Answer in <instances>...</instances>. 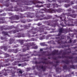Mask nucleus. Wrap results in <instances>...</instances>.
Wrapping results in <instances>:
<instances>
[{
  "label": "nucleus",
  "instance_id": "obj_1",
  "mask_svg": "<svg viewBox=\"0 0 77 77\" xmlns=\"http://www.w3.org/2000/svg\"><path fill=\"white\" fill-rule=\"evenodd\" d=\"M16 2H17V6L14 7V8H17V7L22 8H15V11H20V10L21 11V9H23V8H24L23 11H25L26 10H24V9H27V6L24 5H29V3L28 0H16Z\"/></svg>",
  "mask_w": 77,
  "mask_h": 77
},
{
  "label": "nucleus",
  "instance_id": "obj_2",
  "mask_svg": "<svg viewBox=\"0 0 77 77\" xmlns=\"http://www.w3.org/2000/svg\"><path fill=\"white\" fill-rule=\"evenodd\" d=\"M60 20L62 21H64L65 22H62L60 24V26H61L62 27H65V25H68V26H74V24H71L69 23H73V19H71V18H69L68 19L69 21H66V17H60Z\"/></svg>",
  "mask_w": 77,
  "mask_h": 77
},
{
  "label": "nucleus",
  "instance_id": "obj_3",
  "mask_svg": "<svg viewBox=\"0 0 77 77\" xmlns=\"http://www.w3.org/2000/svg\"><path fill=\"white\" fill-rule=\"evenodd\" d=\"M41 11H43L44 12H47L52 14L53 13H55L56 12H57L58 13H60V12H62V11H63V10L61 8H59L57 9H47L45 8V9H42Z\"/></svg>",
  "mask_w": 77,
  "mask_h": 77
},
{
  "label": "nucleus",
  "instance_id": "obj_4",
  "mask_svg": "<svg viewBox=\"0 0 77 77\" xmlns=\"http://www.w3.org/2000/svg\"><path fill=\"white\" fill-rule=\"evenodd\" d=\"M59 20L57 19H55V20H50L48 21V23L47 26H50L52 27H55L56 25L58 24V23L56 22L58 21Z\"/></svg>",
  "mask_w": 77,
  "mask_h": 77
},
{
  "label": "nucleus",
  "instance_id": "obj_5",
  "mask_svg": "<svg viewBox=\"0 0 77 77\" xmlns=\"http://www.w3.org/2000/svg\"><path fill=\"white\" fill-rule=\"evenodd\" d=\"M9 1H10V0H6L4 2V1L3 0H0V3H3V5L2 6H1V8H2L3 6H4L8 7L9 6H11V5H12V4L9 2Z\"/></svg>",
  "mask_w": 77,
  "mask_h": 77
},
{
  "label": "nucleus",
  "instance_id": "obj_6",
  "mask_svg": "<svg viewBox=\"0 0 77 77\" xmlns=\"http://www.w3.org/2000/svg\"><path fill=\"white\" fill-rule=\"evenodd\" d=\"M44 29L43 28H36L33 27L32 28V29H31V30H34V31H37V32H39L40 33H42V32H44Z\"/></svg>",
  "mask_w": 77,
  "mask_h": 77
},
{
  "label": "nucleus",
  "instance_id": "obj_7",
  "mask_svg": "<svg viewBox=\"0 0 77 77\" xmlns=\"http://www.w3.org/2000/svg\"><path fill=\"white\" fill-rule=\"evenodd\" d=\"M9 19H11V20H19L20 18L19 17V16L15 15V16H12L9 18Z\"/></svg>",
  "mask_w": 77,
  "mask_h": 77
},
{
  "label": "nucleus",
  "instance_id": "obj_8",
  "mask_svg": "<svg viewBox=\"0 0 77 77\" xmlns=\"http://www.w3.org/2000/svg\"><path fill=\"white\" fill-rule=\"evenodd\" d=\"M34 43H34V42H32V44H31V43H26L25 44V45H26V46L27 47V50H29V47H31V46H32H32L34 45Z\"/></svg>",
  "mask_w": 77,
  "mask_h": 77
},
{
  "label": "nucleus",
  "instance_id": "obj_9",
  "mask_svg": "<svg viewBox=\"0 0 77 77\" xmlns=\"http://www.w3.org/2000/svg\"><path fill=\"white\" fill-rule=\"evenodd\" d=\"M61 62L63 63H65L66 64H67V65H68L69 63H72V64H73V63H72V60H66L65 61L63 60L61 61Z\"/></svg>",
  "mask_w": 77,
  "mask_h": 77
},
{
  "label": "nucleus",
  "instance_id": "obj_10",
  "mask_svg": "<svg viewBox=\"0 0 77 77\" xmlns=\"http://www.w3.org/2000/svg\"><path fill=\"white\" fill-rule=\"evenodd\" d=\"M17 37L18 38H21V37H25V34L24 33H22V32H19L17 34Z\"/></svg>",
  "mask_w": 77,
  "mask_h": 77
},
{
  "label": "nucleus",
  "instance_id": "obj_11",
  "mask_svg": "<svg viewBox=\"0 0 77 77\" xmlns=\"http://www.w3.org/2000/svg\"><path fill=\"white\" fill-rule=\"evenodd\" d=\"M58 50H55L52 53V55H60L61 54V53H60V52L58 53Z\"/></svg>",
  "mask_w": 77,
  "mask_h": 77
},
{
  "label": "nucleus",
  "instance_id": "obj_12",
  "mask_svg": "<svg viewBox=\"0 0 77 77\" xmlns=\"http://www.w3.org/2000/svg\"><path fill=\"white\" fill-rule=\"evenodd\" d=\"M4 71H5V72L4 73V75H5V76H6V75H8L7 73H10L11 72V70H9V69H7L6 70L5 69H4ZM7 72V73H6Z\"/></svg>",
  "mask_w": 77,
  "mask_h": 77
},
{
  "label": "nucleus",
  "instance_id": "obj_13",
  "mask_svg": "<svg viewBox=\"0 0 77 77\" xmlns=\"http://www.w3.org/2000/svg\"><path fill=\"white\" fill-rule=\"evenodd\" d=\"M24 29H20L19 28H18L16 29L13 30L12 31V32L14 33H16L17 32H19L20 31H21V30H23Z\"/></svg>",
  "mask_w": 77,
  "mask_h": 77
},
{
  "label": "nucleus",
  "instance_id": "obj_14",
  "mask_svg": "<svg viewBox=\"0 0 77 77\" xmlns=\"http://www.w3.org/2000/svg\"><path fill=\"white\" fill-rule=\"evenodd\" d=\"M62 58H66V59H72L74 58V57H70L69 56H66L65 55H62L61 56Z\"/></svg>",
  "mask_w": 77,
  "mask_h": 77
},
{
  "label": "nucleus",
  "instance_id": "obj_15",
  "mask_svg": "<svg viewBox=\"0 0 77 77\" xmlns=\"http://www.w3.org/2000/svg\"><path fill=\"white\" fill-rule=\"evenodd\" d=\"M58 2L60 3H63L65 2V3H69V0H66L65 1L64 0H58Z\"/></svg>",
  "mask_w": 77,
  "mask_h": 77
},
{
  "label": "nucleus",
  "instance_id": "obj_16",
  "mask_svg": "<svg viewBox=\"0 0 77 77\" xmlns=\"http://www.w3.org/2000/svg\"><path fill=\"white\" fill-rule=\"evenodd\" d=\"M11 46H1V49H3V48L4 49V50L5 51H6L8 50V48H11Z\"/></svg>",
  "mask_w": 77,
  "mask_h": 77
},
{
  "label": "nucleus",
  "instance_id": "obj_17",
  "mask_svg": "<svg viewBox=\"0 0 77 77\" xmlns=\"http://www.w3.org/2000/svg\"><path fill=\"white\" fill-rule=\"evenodd\" d=\"M38 68H41V69H42L44 72L45 71V70H46V67L45 66H43V65L39 66Z\"/></svg>",
  "mask_w": 77,
  "mask_h": 77
},
{
  "label": "nucleus",
  "instance_id": "obj_18",
  "mask_svg": "<svg viewBox=\"0 0 77 77\" xmlns=\"http://www.w3.org/2000/svg\"><path fill=\"white\" fill-rule=\"evenodd\" d=\"M56 40V42H57L58 44H60V41H61V39H60V37H56L55 38Z\"/></svg>",
  "mask_w": 77,
  "mask_h": 77
},
{
  "label": "nucleus",
  "instance_id": "obj_19",
  "mask_svg": "<svg viewBox=\"0 0 77 77\" xmlns=\"http://www.w3.org/2000/svg\"><path fill=\"white\" fill-rule=\"evenodd\" d=\"M34 2H32V4H33V5H36V3H42V4H43V3H44V2H41L40 1H37L36 2V0H34Z\"/></svg>",
  "mask_w": 77,
  "mask_h": 77
},
{
  "label": "nucleus",
  "instance_id": "obj_20",
  "mask_svg": "<svg viewBox=\"0 0 77 77\" xmlns=\"http://www.w3.org/2000/svg\"><path fill=\"white\" fill-rule=\"evenodd\" d=\"M58 31L59 33H64L65 32V29H63V28H61L59 29Z\"/></svg>",
  "mask_w": 77,
  "mask_h": 77
},
{
  "label": "nucleus",
  "instance_id": "obj_21",
  "mask_svg": "<svg viewBox=\"0 0 77 77\" xmlns=\"http://www.w3.org/2000/svg\"><path fill=\"white\" fill-rule=\"evenodd\" d=\"M2 34H4L5 36H8L10 37V35H8V33L6 31H3L2 32Z\"/></svg>",
  "mask_w": 77,
  "mask_h": 77
},
{
  "label": "nucleus",
  "instance_id": "obj_22",
  "mask_svg": "<svg viewBox=\"0 0 77 77\" xmlns=\"http://www.w3.org/2000/svg\"><path fill=\"white\" fill-rule=\"evenodd\" d=\"M72 28H69V30L70 31V32H75L76 33H75V35H76V38H77V30L75 29H74L73 30H71Z\"/></svg>",
  "mask_w": 77,
  "mask_h": 77
},
{
  "label": "nucleus",
  "instance_id": "obj_23",
  "mask_svg": "<svg viewBox=\"0 0 77 77\" xmlns=\"http://www.w3.org/2000/svg\"><path fill=\"white\" fill-rule=\"evenodd\" d=\"M77 16V14H71L70 17H72V18H76V17Z\"/></svg>",
  "mask_w": 77,
  "mask_h": 77
},
{
  "label": "nucleus",
  "instance_id": "obj_24",
  "mask_svg": "<svg viewBox=\"0 0 77 77\" xmlns=\"http://www.w3.org/2000/svg\"><path fill=\"white\" fill-rule=\"evenodd\" d=\"M9 65H10V63H8V64H6L5 65H4V66H2L1 64H0V69L2 66V67H3V66H9Z\"/></svg>",
  "mask_w": 77,
  "mask_h": 77
},
{
  "label": "nucleus",
  "instance_id": "obj_25",
  "mask_svg": "<svg viewBox=\"0 0 77 77\" xmlns=\"http://www.w3.org/2000/svg\"><path fill=\"white\" fill-rule=\"evenodd\" d=\"M18 63H20V61H16L14 62L13 63V65H14V66L16 65Z\"/></svg>",
  "mask_w": 77,
  "mask_h": 77
},
{
  "label": "nucleus",
  "instance_id": "obj_26",
  "mask_svg": "<svg viewBox=\"0 0 77 77\" xmlns=\"http://www.w3.org/2000/svg\"><path fill=\"white\" fill-rule=\"evenodd\" d=\"M45 35H42V37L40 38L39 39L40 40H42V39H45Z\"/></svg>",
  "mask_w": 77,
  "mask_h": 77
},
{
  "label": "nucleus",
  "instance_id": "obj_27",
  "mask_svg": "<svg viewBox=\"0 0 77 77\" xmlns=\"http://www.w3.org/2000/svg\"><path fill=\"white\" fill-rule=\"evenodd\" d=\"M10 42L9 44H12V42L14 41V39H13L12 38H11L10 40Z\"/></svg>",
  "mask_w": 77,
  "mask_h": 77
},
{
  "label": "nucleus",
  "instance_id": "obj_28",
  "mask_svg": "<svg viewBox=\"0 0 77 77\" xmlns=\"http://www.w3.org/2000/svg\"><path fill=\"white\" fill-rule=\"evenodd\" d=\"M59 71H61V69L60 68H56V71L57 72H59Z\"/></svg>",
  "mask_w": 77,
  "mask_h": 77
},
{
  "label": "nucleus",
  "instance_id": "obj_29",
  "mask_svg": "<svg viewBox=\"0 0 77 77\" xmlns=\"http://www.w3.org/2000/svg\"><path fill=\"white\" fill-rule=\"evenodd\" d=\"M75 32L74 33H73V34H69V35H70V36H71V37H74V35H75V33H76V32Z\"/></svg>",
  "mask_w": 77,
  "mask_h": 77
},
{
  "label": "nucleus",
  "instance_id": "obj_30",
  "mask_svg": "<svg viewBox=\"0 0 77 77\" xmlns=\"http://www.w3.org/2000/svg\"><path fill=\"white\" fill-rule=\"evenodd\" d=\"M70 46V45H63L62 46V48H64V47H69Z\"/></svg>",
  "mask_w": 77,
  "mask_h": 77
},
{
  "label": "nucleus",
  "instance_id": "obj_31",
  "mask_svg": "<svg viewBox=\"0 0 77 77\" xmlns=\"http://www.w3.org/2000/svg\"><path fill=\"white\" fill-rule=\"evenodd\" d=\"M63 68L64 69H68V66L67 65H65L64 66H63Z\"/></svg>",
  "mask_w": 77,
  "mask_h": 77
},
{
  "label": "nucleus",
  "instance_id": "obj_32",
  "mask_svg": "<svg viewBox=\"0 0 77 77\" xmlns=\"http://www.w3.org/2000/svg\"><path fill=\"white\" fill-rule=\"evenodd\" d=\"M47 2H50V3H51L52 2H54V3H56V0H53L52 1H51L50 0H48Z\"/></svg>",
  "mask_w": 77,
  "mask_h": 77
},
{
  "label": "nucleus",
  "instance_id": "obj_33",
  "mask_svg": "<svg viewBox=\"0 0 77 77\" xmlns=\"http://www.w3.org/2000/svg\"><path fill=\"white\" fill-rule=\"evenodd\" d=\"M4 54H5V58H7V57H8L9 56V54L7 53H5Z\"/></svg>",
  "mask_w": 77,
  "mask_h": 77
},
{
  "label": "nucleus",
  "instance_id": "obj_34",
  "mask_svg": "<svg viewBox=\"0 0 77 77\" xmlns=\"http://www.w3.org/2000/svg\"><path fill=\"white\" fill-rule=\"evenodd\" d=\"M15 72L14 71H13V72H11L12 77H15Z\"/></svg>",
  "mask_w": 77,
  "mask_h": 77
},
{
  "label": "nucleus",
  "instance_id": "obj_35",
  "mask_svg": "<svg viewBox=\"0 0 77 77\" xmlns=\"http://www.w3.org/2000/svg\"><path fill=\"white\" fill-rule=\"evenodd\" d=\"M14 26H8V30H11L12 29H13V28H14Z\"/></svg>",
  "mask_w": 77,
  "mask_h": 77
},
{
  "label": "nucleus",
  "instance_id": "obj_36",
  "mask_svg": "<svg viewBox=\"0 0 77 77\" xmlns=\"http://www.w3.org/2000/svg\"><path fill=\"white\" fill-rule=\"evenodd\" d=\"M45 5H46V6L48 8H49L50 7V5H51L50 4H45Z\"/></svg>",
  "mask_w": 77,
  "mask_h": 77
},
{
  "label": "nucleus",
  "instance_id": "obj_37",
  "mask_svg": "<svg viewBox=\"0 0 77 77\" xmlns=\"http://www.w3.org/2000/svg\"><path fill=\"white\" fill-rule=\"evenodd\" d=\"M70 68H73V69H75V66L74 65H72L70 66Z\"/></svg>",
  "mask_w": 77,
  "mask_h": 77
},
{
  "label": "nucleus",
  "instance_id": "obj_38",
  "mask_svg": "<svg viewBox=\"0 0 77 77\" xmlns=\"http://www.w3.org/2000/svg\"><path fill=\"white\" fill-rule=\"evenodd\" d=\"M41 63H43V64H48V62H45V61H42L41 62Z\"/></svg>",
  "mask_w": 77,
  "mask_h": 77
},
{
  "label": "nucleus",
  "instance_id": "obj_39",
  "mask_svg": "<svg viewBox=\"0 0 77 77\" xmlns=\"http://www.w3.org/2000/svg\"><path fill=\"white\" fill-rule=\"evenodd\" d=\"M64 6L66 8H68V7L70 6V5H69V4H65Z\"/></svg>",
  "mask_w": 77,
  "mask_h": 77
},
{
  "label": "nucleus",
  "instance_id": "obj_40",
  "mask_svg": "<svg viewBox=\"0 0 77 77\" xmlns=\"http://www.w3.org/2000/svg\"><path fill=\"white\" fill-rule=\"evenodd\" d=\"M44 5H36V7H37L38 8H41V7H43Z\"/></svg>",
  "mask_w": 77,
  "mask_h": 77
},
{
  "label": "nucleus",
  "instance_id": "obj_41",
  "mask_svg": "<svg viewBox=\"0 0 77 77\" xmlns=\"http://www.w3.org/2000/svg\"><path fill=\"white\" fill-rule=\"evenodd\" d=\"M3 27H5V26H0V30H3Z\"/></svg>",
  "mask_w": 77,
  "mask_h": 77
},
{
  "label": "nucleus",
  "instance_id": "obj_42",
  "mask_svg": "<svg viewBox=\"0 0 77 77\" xmlns=\"http://www.w3.org/2000/svg\"><path fill=\"white\" fill-rule=\"evenodd\" d=\"M50 18L49 16H48L47 17H45L44 18V20H48V19H50Z\"/></svg>",
  "mask_w": 77,
  "mask_h": 77
},
{
  "label": "nucleus",
  "instance_id": "obj_43",
  "mask_svg": "<svg viewBox=\"0 0 77 77\" xmlns=\"http://www.w3.org/2000/svg\"><path fill=\"white\" fill-rule=\"evenodd\" d=\"M35 64H40L41 63V62H38L37 61H36L35 62Z\"/></svg>",
  "mask_w": 77,
  "mask_h": 77
},
{
  "label": "nucleus",
  "instance_id": "obj_44",
  "mask_svg": "<svg viewBox=\"0 0 77 77\" xmlns=\"http://www.w3.org/2000/svg\"><path fill=\"white\" fill-rule=\"evenodd\" d=\"M66 15H67L68 17H71V14L69 13H66Z\"/></svg>",
  "mask_w": 77,
  "mask_h": 77
},
{
  "label": "nucleus",
  "instance_id": "obj_45",
  "mask_svg": "<svg viewBox=\"0 0 77 77\" xmlns=\"http://www.w3.org/2000/svg\"><path fill=\"white\" fill-rule=\"evenodd\" d=\"M5 20V18L4 17H0V20H2V21H3V20Z\"/></svg>",
  "mask_w": 77,
  "mask_h": 77
},
{
  "label": "nucleus",
  "instance_id": "obj_46",
  "mask_svg": "<svg viewBox=\"0 0 77 77\" xmlns=\"http://www.w3.org/2000/svg\"><path fill=\"white\" fill-rule=\"evenodd\" d=\"M40 45H42V46H45L46 45H45V43H42L40 44Z\"/></svg>",
  "mask_w": 77,
  "mask_h": 77
},
{
  "label": "nucleus",
  "instance_id": "obj_47",
  "mask_svg": "<svg viewBox=\"0 0 77 77\" xmlns=\"http://www.w3.org/2000/svg\"><path fill=\"white\" fill-rule=\"evenodd\" d=\"M19 56H21V57H23L24 56H27V55L20 54Z\"/></svg>",
  "mask_w": 77,
  "mask_h": 77
},
{
  "label": "nucleus",
  "instance_id": "obj_48",
  "mask_svg": "<svg viewBox=\"0 0 77 77\" xmlns=\"http://www.w3.org/2000/svg\"><path fill=\"white\" fill-rule=\"evenodd\" d=\"M12 8H14V7H13V6H11V7H9V8H8V9H9V10L11 11V9H12Z\"/></svg>",
  "mask_w": 77,
  "mask_h": 77
},
{
  "label": "nucleus",
  "instance_id": "obj_49",
  "mask_svg": "<svg viewBox=\"0 0 77 77\" xmlns=\"http://www.w3.org/2000/svg\"><path fill=\"white\" fill-rule=\"evenodd\" d=\"M66 77H71V76L70 75V74L69 75H66L65 76Z\"/></svg>",
  "mask_w": 77,
  "mask_h": 77
},
{
  "label": "nucleus",
  "instance_id": "obj_50",
  "mask_svg": "<svg viewBox=\"0 0 77 77\" xmlns=\"http://www.w3.org/2000/svg\"><path fill=\"white\" fill-rule=\"evenodd\" d=\"M32 33L33 34H36V33H37V31L36 32V31H32Z\"/></svg>",
  "mask_w": 77,
  "mask_h": 77
},
{
  "label": "nucleus",
  "instance_id": "obj_51",
  "mask_svg": "<svg viewBox=\"0 0 77 77\" xmlns=\"http://www.w3.org/2000/svg\"><path fill=\"white\" fill-rule=\"evenodd\" d=\"M27 47L26 49L25 48L23 49V52H25V51H26V50H27Z\"/></svg>",
  "mask_w": 77,
  "mask_h": 77
},
{
  "label": "nucleus",
  "instance_id": "obj_52",
  "mask_svg": "<svg viewBox=\"0 0 77 77\" xmlns=\"http://www.w3.org/2000/svg\"><path fill=\"white\" fill-rule=\"evenodd\" d=\"M19 73H20V74H23V72L22 71V70H20L19 71Z\"/></svg>",
  "mask_w": 77,
  "mask_h": 77
},
{
  "label": "nucleus",
  "instance_id": "obj_53",
  "mask_svg": "<svg viewBox=\"0 0 77 77\" xmlns=\"http://www.w3.org/2000/svg\"><path fill=\"white\" fill-rule=\"evenodd\" d=\"M41 25H42V23H38L37 24V26H41Z\"/></svg>",
  "mask_w": 77,
  "mask_h": 77
},
{
  "label": "nucleus",
  "instance_id": "obj_54",
  "mask_svg": "<svg viewBox=\"0 0 77 77\" xmlns=\"http://www.w3.org/2000/svg\"><path fill=\"white\" fill-rule=\"evenodd\" d=\"M32 41H36V39L35 38H33L31 39Z\"/></svg>",
  "mask_w": 77,
  "mask_h": 77
},
{
  "label": "nucleus",
  "instance_id": "obj_55",
  "mask_svg": "<svg viewBox=\"0 0 77 77\" xmlns=\"http://www.w3.org/2000/svg\"><path fill=\"white\" fill-rule=\"evenodd\" d=\"M41 59H42L43 60H47V58H42Z\"/></svg>",
  "mask_w": 77,
  "mask_h": 77
},
{
  "label": "nucleus",
  "instance_id": "obj_56",
  "mask_svg": "<svg viewBox=\"0 0 77 77\" xmlns=\"http://www.w3.org/2000/svg\"><path fill=\"white\" fill-rule=\"evenodd\" d=\"M34 49H37L38 48V46H36L34 47Z\"/></svg>",
  "mask_w": 77,
  "mask_h": 77
},
{
  "label": "nucleus",
  "instance_id": "obj_57",
  "mask_svg": "<svg viewBox=\"0 0 77 77\" xmlns=\"http://www.w3.org/2000/svg\"><path fill=\"white\" fill-rule=\"evenodd\" d=\"M20 44H21V45H22V44H23V41L21 40V41L20 42Z\"/></svg>",
  "mask_w": 77,
  "mask_h": 77
},
{
  "label": "nucleus",
  "instance_id": "obj_58",
  "mask_svg": "<svg viewBox=\"0 0 77 77\" xmlns=\"http://www.w3.org/2000/svg\"><path fill=\"white\" fill-rule=\"evenodd\" d=\"M4 30H8V27H7V28H4Z\"/></svg>",
  "mask_w": 77,
  "mask_h": 77
},
{
  "label": "nucleus",
  "instance_id": "obj_59",
  "mask_svg": "<svg viewBox=\"0 0 77 77\" xmlns=\"http://www.w3.org/2000/svg\"><path fill=\"white\" fill-rule=\"evenodd\" d=\"M51 42H52V44H55V43H54V41L52 40L51 41Z\"/></svg>",
  "mask_w": 77,
  "mask_h": 77
},
{
  "label": "nucleus",
  "instance_id": "obj_60",
  "mask_svg": "<svg viewBox=\"0 0 77 77\" xmlns=\"http://www.w3.org/2000/svg\"><path fill=\"white\" fill-rule=\"evenodd\" d=\"M14 69L16 70L17 69V67H14L13 68Z\"/></svg>",
  "mask_w": 77,
  "mask_h": 77
},
{
  "label": "nucleus",
  "instance_id": "obj_61",
  "mask_svg": "<svg viewBox=\"0 0 77 77\" xmlns=\"http://www.w3.org/2000/svg\"><path fill=\"white\" fill-rule=\"evenodd\" d=\"M61 33L59 32V33L58 34L57 36H60V35H61Z\"/></svg>",
  "mask_w": 77,
  "mask_h": 77
},
{
  "label": "nucleus",
  "instance_id": "obj_62",
  "mask_svg": "<svg viewBox=\"0 0 77 77\" xmlns=\"http://www.w3.org/2000/svg\"><path fill=\"white\" fill-rule=\"evenodd\" d=\"M48 63H50V64H53V62H48Z\"/></svg>",
  "mask_w": 77,
  "mask_h": 77
},
{
  "label": "nucleus",
  "instance_id": "obj_63",
  "mask_svg": "<svg viewBox=\"0 0 77 77\" xmlns=\"http://www.w3.org/2000/svg\"><path fill=\"white\" fill-rule=\"evenodd\" d=\"M72 42V40H71V39H70L69 40V42H68V43H71Z\"/></svg>",
  "mask_w": 77,
  "mask_h": 77
},
{
  "label": "nucleus",
  "instance_id": "obj_64",
  "mask_svg": "<svg viewBox=\"0 0 77 77\" xmlns=\"http://www.w3.org/2000/svg\"><path fill=\"white\" fill-rule=\"evenodd\" d=\"M77 39H75L73 42V43H75L77 42Z\"/></svg>",
  "mask_w": 77,
  "mask_h": 77
}]
</instances>
